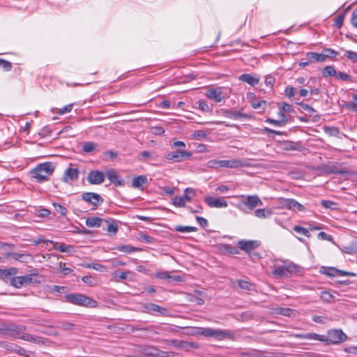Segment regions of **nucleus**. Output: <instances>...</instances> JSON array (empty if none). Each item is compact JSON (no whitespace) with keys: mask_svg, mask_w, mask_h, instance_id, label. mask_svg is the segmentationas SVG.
<instances>
[{"mask_svg":"<svg viewBox=\"0 0 357 357\" xmlns=\"http://www.w3.org/2000/svg\"><path fill=\"white\" fill-rule=\"evenodd\" d=\"M305 337L309 339L326 342L328 344H333L342 343L347 338V335L341 329L330 330L326 335H321L316 333H308Z\"/></svg>","mask_w":357,"mask_h":357,"instance_id":"obj_1","label":"nucleus"},{"mask_svg":"<svg viewBox=\"0 0 357 357\" xmlns=\"http://www.w3.org/2000/svg\"><path fill=\"white\" fill-rule=\"evenodd\" d=\"M54 170L55 165L51 162H46L37 165L35 168L30 171L29 175L36 181L42 183L47 181Z\"/></svg>","mask_w":357,"mask_h":357,"instance_id":"obj_2","label":"nucleus"},{"mask_svg":"<svg viewBox=\"0 0 357 357\" xmlns=\"http://www.w3.org/2000/svg\"><path fill=\"white\" fill-rule=\"evenodd\" d=\"M43 280V276L37 273L26 274L23 276H16L10 278V285L20 289L29 284H39Z\"/></svg>","mask_w":357,"mask_h":357,"instance_id":"obj_3","label":"nucleus"},{"mask_svg":"<svg viewBox=\"0 0 357 357\" xmlns=\"http://www.w3.org/2000/svg\"><path fill=\"white\" fill-rule=\"evenodd\" d=\"M65 298L67 302L73 305L91 308L98 306V302L96 300L82 294L73 293L66 294Z\"/></svg>","mask_w":357,"mask_h":357,"instance_id":"obj_4","label":"nucleus"},{"mask_svg":"<svg viewBox=\"0 0 357 357\" xmlns=\"http://www.w3.org/2000/svg\"><path fill=\"white\" fill-rule=\"evenodd\" d=\"M26 327L23 325H17L8 322L0 323V334L15 339L20 337L22 331H26Z\"/></svg>","mask_w":357,"mask_h":357,"instance_id":"obj_5","label":"nucleus"},{"mask_svg":"<svg viewBox=\"0 0 357 357\" xmlns=\"http://www.w3.org/2000/svg\"><path fill=\"white\" fill-rule=\"evenodd\" d=\"M198 334L204 337H213L218 340H222L225 338L234 340V334L227 330L213 329L211 328H199Z\"/></svg>","mask_w":357,"mask_h":357,"instance_id":"obj_6","label":"nucleus"},{"mask_svg":"<svg viewBox=\"0 0 357 357\" xmlns=\"http://www.w3.org/2000/svg\"><path fill=\"white\" fill-rule=\"evenodd\" d=\"M243 199L238 204V208L244 212L252 211L257 206H261L263 202L258 195H241Z\"/></svg>","mask_w":357,"mask_h":357,"instance_id":"obj_7","label":"nucleus"},{"mask_svg":"<svg viewBox=\"0 0 357 357\" xmlns=\"http://www.w3.org/2000/svg\"><path fill=\"white\" fill-rule=\"evenodd\" d=\"M196 196V191L192 188H187L181 197L173 198L172 204L176 207H185L187 202H190Z\"/></svg>","mask_w":357,"mask_h":357,"instance_id":"obj_8","label":"nucleus"},{"mask_svg":"<svg viewBox=\"0 0 357 357\" xmlns=\"http://www.w3.org/2000/svg\"><path fill=\"white\" fill-rule=\"evenodd\" d=\"M140 352L142 357H175L172 351H161L153 347L143 348Z\"/></svg>","mask_w":357,"mask_h":357,"instance_id":"obj_9","label":"nucleus"},{"mask_svg":"<svg viewBox=\"0 0 357 357\" xmlns=\"http://www.w3.org/2000/svg\"><path fill=\"white\" fill-rule=\"evenodd\" d=\"M296 271V266L293 263H287L283 266H275L273 274L278 278H289Z\"/></svg>","mask_w":357,"mask_h":357,"instance_id":"obj_10","label":"nucleus"},{"mask_svg":"<svg viewBox=\"0 0 357 357\" xmlns=\"http://www.w3.org/2000/svg\"><path fill=\"white\" fill-rule=\"evenodd\" d=\"M191 156V152L181 149H177L175 151L167 153L165 155V158L172 162H180L188 159Z\"/></svg>","mask_w":357,"mask_h":357,"instance_id":"obj_11","label":"nucleus"},{"mask_svg":"<svg viewBox=\"0 0 357 357\" xmlns=\"http://www.w3.org/2000/svg\"><path fill=\"white\" fill-rule=\"evenodd\" d=\"M281 207L285 209L297 211H305V207L294 199L280 197L278 199Z\"/></svg>","mask_w":357,"mask_h":357,"instance_id":"obj_12","label":"nucleus"},{"mask_svg":"<svg viewBox=\"0 0 357 357\" xmlns=\"http://www.w3.org/2000/svg\"><path fill=\"white\" fill-rule=\"evenodd\" d=\"M105 173L100 170H92L87 174L86 180L91 185H99L104 182Z\"/></svg>","mask_w":357,"mask_h":357,"instance_id":"obj_13","label":"nucleus"},{"mask_svg":"<svg viewBox=\"0 0 357 357\" xmlns=\"http://www.w3.org/2000/svg\"><path fill=\"white\" fill-rule=\"evenodd\" d=\"M82 199L94 207H98L103 202L102 197L96 192H84L82 195Z\"/></svg>","mask_w":357,"mask_h":357,"instance_id":"obj_14","label":"nucleus"},{"mask_svg":"<svg viewBox=\"0 0 357 357\" xmlns=\"http://www.w3.org/2000/svg\"><path fill=\"white\" fill-rule=\"evenodd\" d=\"M204 202L211 208H226L228 206L227 202L223 197L215 198L211 196L204 197Z\"/></svg>","mask_w":357,"mask_h":357,"instance_id":"obj_15","label":"nucleus"},{"mask_svg":"<svg viewBox=\"0 0 357 357\" xmlns=\"http://www.w3.org/2000/svg\"><path fill=\"white\" fill-rule=\"evenodd\" d=\"M105 176L116 186H123L125 184L124 180L114 169L110 168L107 169L105 172Z\"/></svg>","mask_w":357,"mask_h":357,"instance_id":"obj_16","label":"nucleus"},{"mask_svg":"<svg viewBox=\"0 0 357 357\" xmlns=\"http://www.w3.org/2000/svg\"><path fill=\"white\" fill-rule=\"evenodd\" d=\"M18 268L15 267H10L9 268H0V280L3 281L10 280L13 276L18 273Z\"/></svg>","mask_w":357,"mask_h":357,"instance_id":"obj_17","label":"nucleus"},{"mask_svg":"<svg viewBox=\"0 0 357 357\" xmlns=\"http://www.w3.org/2000/svg\"><path fill=\"white\" fill-rule=\"evenodd\" d=\"M222 114L225 117L234 120H238L240 119H248L250 117L249 115L231 109H223Z\"/></svg>","mask_w":357,"mask_h":357,"instance_id":"obj_18","label":"nucleus"},{"mask_svg":"<svg viewBox=\"0 0 357 357\" xmlns=\"http://www.w3.org/2000/svg\"><path fill=\"white\" fill-rule=\"evenodd\" d=\"M238 244L240 249L247 252H251L259 245L257 241H240Z\"/></svg>","mask_w":357,"mask_h":357,"instance_id":"obj_19","label":"nucleus"},{"mask_svg":"<svg viewBox=\"0 0 357 357\" xmlns=\"http://www.w3.org/2000/svg\"><path fill=\"white\" fill-rule=\"evenodd\" d=\"M79 176V170L77 168H68L65 170L62 181L67 183L69 180L75 181L77 179Z\"/></svg>","mask_w":357,"mask_h":357,"instance_id":"obj_20","label":"nucleus"},{"mask_svg":"<svg viewBox=\"0 0 357 357\" xmlns=\"http://www.w3.org/2000/svg\"><path fill=\"white\" fill-rule=\"evenodd\" d=\"M282 149L284 151H302L304 147L301 142H294L292 141H286L282 144Z\"/></svg>","mask_w":357,"mask_h":357,"instance_id":"obj_21","label":"nucleus"},{"mask_svg":"<svg viewBox=\"0 0 357 357\" xmlns=\"http://www.w3.org/2000/svg\"><path fill=\"white\" fill-rule=\"evenodd\" d=\"M6 256L22 263H26L31 258V256L29 254L17 252H7Z\"/></svg>","mask_w":357,"mask_h":357,"instance_id":"obj_22","label":"nucleus"},{"mask_svg":"<svg viewBox=\"0 0 357 357\" xmlns=\"http://www.w3.org/2000/svg\"><path fill=\"white\" fill-rule=\"evenodd\" d=\"M242 165V162L237 159L220 160L219 162L220 167L237 168Z\"/></svg>","mask_w":357,"mask_h":357,"instance_id":"obj_23","label":"nucleus"},{"mask_svg":"<svg viewBox=\"0 0 357 357\" xmlns=\"http://www.w3.org/2000/svg\"><path fill=\"white\" fill-rule=\"evenodd\" d=\"M206 96L211 100H215L216 102H220L223 100L222 92L219 89H209L207 90Z\"/></svg>","mask_w":357,"mask_h":357,"instance_id":"obj_24","label":"nucleus"},{"mask_svg":"<svg viewBox=\"0 0 357 357\" xmlns=\"http://www.w3.org/2000/svg\"><path fill=\"white\" fill-rule=\"evenodd\" d=\"M144 308L148 312H155L162 315H166L168 312L166 308L160 307L158 305L152 303L146 304L144 305Z\"/></svg>","mask_w":357,"mask_h":357,"instance_id":"obj_25","label":"nucleus"},{"mask_svg":"<svg viewBox=\"0 0 357 357\" xmlns=\"http://www.w3.org/2000/svg\"><path fill=\"white\" fill-rule=\"evenodd\" d=\"M105 222L107 224V226L104 230H105L107 233L111 234H116L119 229V226L117 222L112 219H106L104 220Z\"/></svg>","mask_w":357,"mask_h":357,"instance_id":"obj_26","label":"nucleus"},{"mask_svg":"<svg viewBox=\"0 0 357 357\" xmlns=\"http://www.w3.org/2000/svg\"><path fill=\"white\" fill-rule=\"evenodd\" d=\"M238 79L240 81L246 82L252 86L257 85L259 82V78L255 77L251 75L250 74H247V73L242 74L239 77Z\"/></svg>","mask_w":357,"mask_h":357,"instance_id":"obj_27","label":"nucleus"},{"mask_svg":"<svg viewBox=\"0 0 357 357\" xmlns=\"http://www.w3.org/2000/svg\"><path fill=\"white\" fill-rule=\"evenodd\" d=\"M104 220L98 217H89L86 220V225L89 227H100Z\"/></svg>","mask_w":357,"mask_h":357,"instance_id":"obj_28","label":"nucleus"},{"mask_svg":"<svg viewBox=\"0 0 357 357\" xmlns=\"http://www.w3.org/2000/svg\"><path fill=\"white\" fill-rule=\"evenodd\" d=\"M306 57L310 62L317 61V62H324L326 61L325 57L322 52L321 54L317 52H308L306 54Z\"/></svg>","mask_w":357,"mask_h":357,"instance_id":"obj_29","label":"nucleus"},{"mask_svg":"<svg viewBox=\"0 0 357 357\" xmlns=\"http://www.w3.org/2000/svg\"><path fill=\"white\" fill-rule=\"evenodd\" d=\"M273 214L270 208H259L255 211V215L259 218H266Z\"/></svg>","mask_w":357,"mask_h":357,"instance_id":"obj_30","label":"nucleus"},{"mask_svg":"<svg viewBox=\"0 0 357 357\" xmlns=\"http://www.w3.org/2000/svg\"><path fill=\"white\" fill-rule=\"evenodd\" d=\"M155 278L161 280L172 279L174 281H181V278L178 275L172 276L167 271H161L155 273Z\"/></svg>","mask_w":357,"mask_h":357,"instance_id":"obj_31","label":"nucleus"},{"mask_svg":"<svg viewBox=\"0 0 357 357\" xmlns=\"http://www.w3.org/2000/svg\"><path fill=\"white\" fill-rule=\"evenodd\" d=\"M147 183V177L145 175H140L134 178L132 181V185L134 188H139L142 185Z\"/></svg>","mask_w":357,"mask_h":357,"instance_id":"obj_32","label":"nucleus"},{"mask_svg":"<svg viewBox=\"0 0 357 357\" xmlns=\"http://www.w3.org/2000/svg\"><path fill=\"white\" fill-rule=\"evenodd\" d=\"M97 144L92 142H85L82 144V151L84 153H89L96 150Z\"/></svg>","mask_w":357,"mask_h":357,"instance_id":"obj_33","label":"nucleus"},{"mask_svg":"<svg viewBox=\"0 0 357 357\" xmlns=\"http://www.w3.org/2000/svg\"><path fill=\"white\" fill-rule=\"evenodd\" d=\"M321 205L324 208H329L331 210H337L339 208L338 204L330 200H322Z\"/></svg>","mask_w":357,"mask_h":357,"instance_id":"obj_34","label":"nucleus"},{"mask_svg":"<svg viewBox=\"0 0 357 357\" xmlns=\"http://www.w3.org/2000/svg\"><path fill=\"white\" fill-rule=\"evenodd\" d=\"M237 282L239 287L242 289L252 291L255 289V285L248 281L238 280H237Z\"/></svg>","mask_w":357,"mask_h":357,"instance_id":"obj_35","label":"nucleus"},{"mask_svg":"<svg viewBox=\"0 0 357 357\" xmlns=\"http://www.w3.org/2000/svg\"><path fill=\"white\" fill-rule=\"evenodd\" d=\"M174 230L178 232H192L196 231L197 228L192 226L177 225L174 227Z\"/></svg>","mask_w":357,"mask_h":357,"instance_id":"obj_36","label":"nucleus"},{"mask_svg":"<svg viewBox=\"0 0 357 357\" xmlns=\"http://www.w3.org/2000/svg\"><path fill=\"white\" fill-rule=\"evenodd\" d=\"M336 70L333 66H327L323 69V75L324 77L336 76Z\"/></svg>","mask_w":357,"mask_h":357,"instance_id":"obj_37","label":"nucleus"},{"mask_svg":"<svg viewBox=\"0 0 357 357\" xmlns=\"http://www.w3.org/2000/svg\"><path fill=\"white\" fill-rule=\"evenodd\" d=\"M324 130L329 136L337 137L340 134V130L336 127L325 126Z\"/></svg>","mask_w":357,"mask_h":357,"instance_id":"obj_38","label":"nucleus"},{"mask_svg":"<svg viewBox=\"0 0 357 357\" xmlns=\"http://www.w3.org/2000/svg\"><path fill=\"white\" fill-rule=\"evenodd\" d=\"M222 248L223 251L231 255H236L239 253L238 250L235 246H233L231 245L224 244L222 245Z\"/></svg>","mask_w":357,"mask_h":357,"instance_id":"obj_39","label":"nucleus"},{"mask_svg":"<svg viewBox=\"0 0 357 357\" xmlns=\"http://www.w3.org/2000/svg\"><path fill=\"white\" fill-rule=\"evenodd\" d=\"M82 280L84 283L91 287L96 286L98 284L97 280L91 275L83 276Z\"/></svg>","mask_w":357,"mask_h":357,"instance_id":"obj_40","label":"nucleus"},{"mask_svg":"<svg viewBox=\"0 0 357 357\" xmlns=\"http://www.w3.org/2000/svg\"><path fill=\"white\" fill-rule=\"evenodd\" d=\"M277 105L279 109H282L284 112L291 113L294 112L292 107L287 102H278Z\"/></svg>","mask_w":357,"mask_h":357,"instance_id":"obj_41","label":"nucleus"},{"mask_svg":"<svg viewBox=\"0 0 357 357\" xmlns=\"http://www.w3.org/2000/svg\"><path fill=\"white\" fill-rule=\"evenodd\" d=\"M54 210L60 213L63 216H66L68 213V209L63 205L58 204V203H54L53 204Z\"/></svg>","mask_w":357,"mask_h":357,"instance_id":"obj_42","label":"nucleus"},{"mask_svg":"<svg viewBox=\"0 0 357 357\" xmlns=\"http://www.w3.org/2000/svg\"><path fill=\"white\" fill-rule=\"evenodd\" d=\"M322 54H324V56L326 59L327 58L335 57L338 54V52L334 50L326 48L323 50Z\"/></svg>","mask_w":357,"mask_h":357,"instance_id":"obj_43","label":"nucleus"},{"mask_svg":"<svg viewBox=\"0 0 357 357\" xmlns=\"http://www.w3.org/2000/svg\"><path fill=\"white\" fill-rule=\"evenodd\" d=\"M57 327L63 331H73L75 328V325L71 322L63 321L61 322V325Z\"/></svg>","mask_w":357,"mask_h":357,"instance_id":"obj_44","label":"nucleus"},{"mask_svg":"<svg viewBox=\"0 0 357 357\" xmlns=\"http://www.w3.org/2000/svg\"><path fill=\"white\" fill-rule=\"evenodd\" d=\"M172 344L177 349H183L185 351H186V341L183 340H171Z\"/></svg>","mask_w":357,"mask_h":357,"instance_id":"obj_45","label":"nucleus"},{"mask_svg":"<svg viewBox=\"0 0 357 357\" xmlns=\"http://www.w3.org/2000/svg\"><path fill=\"white\" fill-rule=\"evenodd\" d=\"M294 230L296 232L301 234L302 235H303L306 237H308V238L311 236L310 231L306 228L303 227L299 225L294 226Z\"/></svg>","mask_w":357,"mask_h":357,"instance_id":"obj_46","label":"nucleus"},{"mask_svg":"<svg viewBox=\"0 0 357 357\" xmlns=\"http://www.w3.org/2000/svg\"><path fill=\"white\" fill-rule=\"evenodd\" d=\"M344 56L352 62L357 63V52L351 50H346Z\"/></svg>","mask_w":357,"mask_h":357,"instance_id":"obj_47","label":"nucleus"},{"mask_svg":"<svg viewBox=\"0 0 357 357\" xmlns=\"http://www.w3.org/2000/svg\"><path fill=\"white\" fill-rule=\"evenodd\" d=\"M55 249L61 252H70L73 250V246L66 245L65 243H61L59 246Z\"/></svg>","mask_w":357,"mask_h":357,"instance_id":"obj_48","label":"nucleus"},{"mask_svg":"<svg viewBox=\"0 0 357 357\" xmlns=\"http://www.w3.org/2000/svg\"><path fill=\"white\" fill-rule=\"evenodd\" d=\"M13 349L12 350L13 352H15L21 356L29 357V355H27V351L22 347H21L17 344H15V346H13Z\"/></svg>","mask_w":357,"mask_h":357,"instance_id":"obj_49","label":"nucleus"},{"mask_svg":"<svg viewBox=\"0 0 357 357\" xmlns=\"http://www.w3.org/2000/svg\"><path fill=\"white\" fill-rule=\"evenodd\" d=\"M320 298L323 301L329 303L334 298V296L330 292L325 291L321 293Z\"/></svg>","mask_w":357,"mask_h":357,"instance_id":"obj_50","label":"nucleus"},{"mask_svg":"<svg viewBox=\"0 0 357 357\" xmlns=\"http://www.w3.org/2000/svg\"><path fill=\"white\" fill-rule=\"evenodd\" d=\"M344 19V14L339 15L335 19L334 24H333L334 26L336 27L337 29H340L343 25Z\"/></svg>","mask_w":357,"mask_h":357,"instance_id":"obj_51","label":"nucleus"},{"mask_svg":"<svg viewBox=\"0 0 357 357\" xmlns=\"http://www.w3.org/2000/svg\"><path fill=\"white\" fill-rule=\"evenodd\" d=\"M85 267L89 268H93L94 270L99 271H103L106 268L105 266L98 263L87 264L86 265H85Z\"/></svg>","mask_w":357,"mask_h":357,"instance_id":"obj_52","label":"nucleus"},{"mask_svg":"<svg viewBox=\"0 0 357 357\" xmlns=\"http://www.w3.org/2000/svg\"><path fill=\"white\" fill-rule=\"evenodd\" d=\"M266 100H259V101H254L252 102V107L255 109H265V106L266 105Z\"/></svg>","mask_w":357,"mask_h":357,"instance_id":"obj_53","label":"nucleus"},{"mask_svg":"<svg viewBox=\"0 0 357 357\" xmlns=\"http://www.w3.org/2000/svg\"><path fill=\"white\" fill-rule=\"evenodd\" d=\"M317 82V78L316 77H310V80L308 81L307 83H305V79L304 77H298L296 79V83L299 84H303V85H305V86H308L310 83H315Z\"/></svg>","mask_w":357,"mask_h":357,"instance_id":"obj_54","label":"nucleus"},{"mask_svg":"<svg viewBox=\"0 0 357 357\" xmlns=\"http://www.w3.org/2000/svg\"><path fill=\"white\" fill-rule=\"evenodd\" d=\"M0 67L6 71H9L12 68V63L7 60L0 59Z\"/></svg>","mask_w":357,"mask_h":357,"instance_id":"obj_55","label":"nucleus"},{"mask_svg":"<svg viewBox=\"0 0 357 357\" xmlns=\"http://www.w3.org/2000/svg\"><path fill=\"white\" fill-rule=\"evenodd\" d=\"M336 77L337 79H342L344 81H347V82L352 81L351 77L349 75H348L345 73H343V72L336 73Z\"/></svg>","mask_w":357,"mask_h":357,"instance_id":"obj_56","label":"nucleus"},{"mask_svg":"<svg viewBox=\"0 0 357 357\" xmlns=\"http://www.w3.org/2000/svg\"><path fill=\"white\" fill-rule=\"evenodd\" d=\"M73 106V103L68 104V105L63 107L62 108L59 109V111L57 112V114H59L60 115H63L66 113L70 112L72 111Z\"/></svg>","mask_w":357,"mask_h":357,"instance_id":"obj_57","label":"nucleus"},{"mask_svg":"<svg viewBox=\"0 0 357 357\" xmlns=\"http://www.w3.org/2000/svg\"><path fill=\"white\" fill-rule=\"evenodd\" d=\"M117 250L121 252H126V253H131L132 252L135 251L137 249L130 245H121V246L118 247Z\"/></svg>","mask_w":357,"mask_h":357,"instance_id":"obj_58","label":"nucleus"},{"mask_svg":"<svg viewBox=\"0 0 357 357\" xmlns=\"http://www.w3.org/2000/svg\"><path fill=\"white\" fill-rule=\"evenodd\" d=\"M338 269L333 267H328L325 268L324 273L328 276H335L337 275Z\"/></svg>","mask_w":357,"mask_h":357,"instance_id":"obj_59","label":"nucleus"},{"mask_svg":"<svg viewBox=\"0 0 357 357\" xmlns=\"http://www.w3.org/2000/svg\"><path fill=\"white\" fill-rule=\"evenodd\" d=\"M279 121L281 122V124L284 126L288 122L287 116L284 114V112L282 109H279L278 112Z\"/></svg>","mask_w":357,"mask_h":357,"instance_id":"obj_60","label":"nucleus"},{"mask_svg":"<svg viewBox=\"0 0 357 357\" xmlns=\"http://www.w3.org/2000/svg\"><path fill=\"white\" fill-rule=\"evenodd\" d=\"M317 237L320 240H326L328 241H333V238L332 236L327 234L324 231H321L318 234Z\"/></svg>","mask_w":357,"mask_h":357,"instance_id":"obj_61","label":"nucleus"},{"mask_svg":"<svg viewBox=\"0 0 357 357\" xmlns=\"http://www.w3.org/2000/svg\"><path fill=\"white\" fill-rule=\"evenodd\" d=\"M198 104H199V107H198L199 109L200 110H202V112H208L210 111V107L205 101L199 100Z\"/></svg>","mask_w":357,"mask_h":357,"instance_id":"obj_62","label":"nucleus"},{"mask_svg":"<svg viewBox=\"0 0 357 357\" xmlns=\"http://www.w3.org/2000/svg\"><path fill=\"white\" fill-rule=\"evenodd\" d=\"M296 89L293 87V86H287L285 89V95L288 97V98H292L295 96L296 94Z\"/></svg>","mask_w":357,"mask_h":357,"instance_id":"obj_63","label":"nucleus"},{"mask_svg":"<svg viewBox=\"0 0 357 357\" xmlns=\"http://www.w3.org/2000/svg\"><path fill=\"white\" fill-rule=\"evenodd\" d=\"M351 22L353 26L357 28V8L354 9L352 12Z\"/></svg>","mask_w":357,"mask_h":357,"instance_id":"obj_64","label":"nucleus"}]
</instances>
